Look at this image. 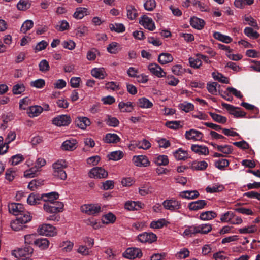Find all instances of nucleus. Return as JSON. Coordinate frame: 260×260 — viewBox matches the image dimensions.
Instances as JSON below:
<instances>
[{"label":"nucleus","instance_id":"obj_36","mask_svg":"<svg viewBox=\"0 0 260 260\" xmlns=\"http://www.w3.org/2000/svg\"><path fill=\"white\" fill-rule=\"evenodd\" d=\"M34 244L41 249H45L48 247L49 242L46 238H38L36 239Z\"/></svg>","mask_w":260,"mask_h":260},{"label":"nucleus","instance_id":"obj_20","mask_svg":"<svg viewBox=\"0 0 260 260\" xmlns=\"http://www.w3.org/2000/svg\"><path fill=\"white\" fill-rule=\"evenodd\" d=\"M59 198V194L56 192H51L41 195V200L45 203H55V200Z\"/></svg>","mask_w":260,"mask_h":260},{"label":"nucleus","instance_id":"obj_52","mask_svg":"<svg viewBox=\"0 0 260 260\" xmlns=\"http://www.w3.org/2000/svg\"><path fill=\"white\" fill-rule=\"evenodd\" d=\"M116 220L115 216L112 213H109L103 216L102 218V222L105 224H109L114 222Z\"/></svg>","mask_w":260,"mask_h":260},{"label":"nucleus","instance_id":"obj_15","mask_svg":"<svg viewBox=\"0 0 260 260\" xmlns=\"http://www.w3.org/2000/svg\"><path fill=\"white\" fill-rule=\"evenodd\" d=\"M148 69L152 74L157 77H163L166 75V73L156 63H151L149 64L148 67Z\"/></svg>","mask_w":260,"mask_h":260},{"label":"nucleus","instance_id":"obj_49","mask_svg":"<svg viewBox=\"0 0 260 260\" xmlns=\"http://www.w3.org/2000/svg\"><path fill=\"white\" fill-rule=\"evenodd\" d=\"M109 28L111 31L118 33L123 32L125 30L124 26L121 23L110 24Z\"/></svg>","mask_w":260,"mask_h":260},{"label":"nucleus","instance_id":"obj_35","mask_svg":"<svg viewBox=\"0 0 260 260\" xmlns=\"http://www.w3.org/2000/svg\"><path fill=\"white\" fill-rule=\"evenodd\" d=\"M168 222L165 220V219H160L158 220L153 221L151 222L150 226L151 228L154 229H158L163 228L164 226H166Z\"/></svg>","mask_w":260,"mask_h":260},{"label":"nucleus","instance_id":"obj_10","mask_svg":"<svg viewBox=\"0 0 260 260\" xmlns=\"http://www.w3.org/2000/svg\"><path fill=\"white\" fill-rule=\"evenodd\" d=\"M108 176V173L101 167H94L90 170L89 176L94 178H105Z\"/></svg>","mask_w":260,"mask_h":260},{"label":"nucleus","instance_id":"obj_5","mask_svg":"<svg viewBox=\"0 0 260 260\" xmlns=\"http://www.w3.org/2000/svg\"><path fill=\"white\" fill-rule=\"evenodd\" d=\"M33 252V248L30 246H26L24 248L12 251V254L17 258L29 257Z\"/></svg>","mask_w":260,"mask_h":260},{"label":"nucleus","instance_id":"obj_23","mask_svg":"<svg viewBox=\"0 0 260 260\" xmlns=\"http://www.w3.org/2000/svg\"><path fill=\"white\" fill-rule=\"evenodd\" d=\"M192 151L199 155H206L209 154V149L207 147L204 145L193 144L191 146Z\"/></svg>","mask_w":260,"mask_h":260},{"label":"nucleus","instance_id":"obj_53","mask_svg":"<svg viewBox=\"0 0 260 260\" xmlns=\"http://www.w3.org/2000/svg\"><path fill=\"white\" fill-rule=\"evenodd\" d=\"M31 4L28 0H21L17 4V8L19 10L25 11L29 9Z\"/></svg>","mask_w":260,"mask_h":260},{"label":"nucleus","instance_id":"obj_56","mask_svg":"<svg viewBox=\"0 0 260 260\" xmlns=\"http://www.w3.org/2000/svg\"><path fill=\"white\" fill-rule=\"evenodd\" d=\"M24 159L23 156L21 154H18L12 156L10 160L12 165H17Z\"/></svg>","mask_w":260,"mask_h":260},{"label":"nucleus","instance_id":"obj_12","mask_svg":"<svg viewBox=\"0 0 260 260\" xmlns=\"http://www.w3.org/2000/svg\"><path fill=\"white\" fill-rule=\"evenodd\" d=\"M185 136L187 140H192L193 141H200L203 138V134L202 132L194 129H190L185 132Z\"/></svg>","mask_w":260,"mask_h":260},{"label":"nucleus","instance_id":"obj_64","mask_svg":"<svg viewBox=\"0 0 260 260\" xmlns=\"http://www.w3.org/2000/svg\"><path fill=\"white\" fill-rule=\"evenodd\" d=\"M106 122L107 125L112 127H116L119 123L118 120L116 117H112L109 115L107 116Z\"/></svg>","mask_w":260,"mask_h":260},{"label":"nucleus","instance_id":"obj_25","mask_svg":"<svg viewBox=\"0 0 260 260\" xmlns=\"http://www.w3.org/2000/svg\"><path fill=\"white\" fill-rule=\"evenodd\" d=\"M199 196V193L197 190H186L181 191L179 193L181 198L188 200L193 199Z\"/></svg>","mask_w":260,"mask_h":260},{"label":"nucleus","instance_id":"obj_59","mask_svg":"<svg viewBox=\"0 0 260 260\" xmlns=\"http://www.w3.org/2000/svg\"><path fill=\"white\" fill-rule=\"evenodd\" d=\"M123 152L120 151H115L112 152L108 155L110 159L113 160L114 161H117L123 157Z\"/></svg>","mask_w":260,"mask_h":260},{"label":"nucleus","instance_id":"obj_32","mask_svg":"<svg viewBox=\"0 0 260 260\" xmlns=\"http://www.w3.org/2000/svg\"><path fill=\"white\" fill-rule=\"evenodd\" d=\"M137 104L139 107L144 109L151 108L153 105L150 101L144 97L140 98L138 100Z\"/></svg>","mask_w":260,"mask_h":260},{"label":"nucleus","instance_id":"obj_27","mask_svg":"<svg viewBox=\"0 0 260 260\" xmlns=\"http://www.w3.org/2000/svg\"><path fill=\"white\" fill-rule=\"evenodd\" d=\"M107 143H117L121 140L120 137L116 134L108 133L103 139Z\"/></svg>","mask_w":260,"mask_h":260},{"label":"nucleus","instance_id":"obj_24","mask_svg":"<svg viewBox=\"0 0 260 260\" xmlns=\"http://www.w3.org/2000/svg\"><path fill=\"white\" fill-rule=\"evenodd\" d=\"M43 112V109L40 106L35 105L29 107L27 113L30 117H35L39 116Z\"/></svg>","mask_w":260,"mask_h":260},{"label":"nucleus","instance_id":"obj_63","mask_svg":"<svg viewBox=\"0 0 260 260\" xmlns=\"http://www.w3.org/2000/svg\"><path fill=\"white\" fill-rule=\"evenodd\" d=\"M229 165V161L226 159H221L216 160L215 162V166L216 168L220 170H223L224 168Z\"/></svg>","mask_w":260,"mask_h":260},{"label":"nucleus","instance_id":"obj_54","mask_svg":"<svg viewBox=\"0 0 260 260\" xmlns=\"http://www.w3.org/2000/svg\"><path fill=\"white\" fill-rule=\"evenodd\" d=\"M135 145L139 149L147 150L151 147V143L146 139H143L136 142Z\"/></svg>","mask_w":260,"mask_h":260},{"label":"nucleus","instance_id":"obj_47","mask_svg":"<svg viewBox=\"0 0 260 260\" xmlns=\"http://www.w3.org/2000/svg\"><path fill=\"white\" fill-rule=\"evenodd\" d=\"M40 200H41V196L31 193L27 198V201L28 204L34 205L39 203Z\"/></svg>","mask_w":260,"mask_h":260},{"label":"nucleus","instance_id":"obj_38","mask_svg":"<svg viewBox=\"0 0 260 260\" xmlns=\"http://www.w3.org/2000/svg\"><path fill=\"white\" fill-rule=\"evenodd\" d=\"M127 16L131 20H134L138 15V12L134 6L128 5L126 7Z\"/></svg>","mask_w":260,"mask_h":260},{"label":"nucleus","instance_id":"obj_19","mask_svg":"<svg viewBox=\"0 0 260 260\" xmlns=\"http://www.w3.org/2000/svg\"><path fill=\"white\" fill-rule=\"evenodd\" d=\"M76 125L81 129H85L87 126L90 125V121L86 117H78L75 120Z\"/></svg>","mask_w":260,"mask_h":260},{"label":"nucleus","instance_id":"obj_4","mask_svg":"<svg viewBox=\"0 0 260 260\" xmlns=\"http://www.w3.org/2000/svg\"><path fill=\"white\" fill-rule=\"evenodd\" d=\"M83 213L88 215H96L102 211L100 205L98 204H85L81 207Z\"/></svg>","mask_w":260,"mask_h":260},{"label":"nucleus","instance_id":"obj_16","mask_svg":"<svg viewBox=\"0 0 260 260\" xmlns=\"http://www.w3.org/2000/svg\"><path fill=\"white\" fill-rule=\"evenodd\" d=\"M9 211L10 213L18 216L24 210L23 206L20 203H12L8 206Z\"/></svg>","mask_w":260,"mask_h":260},{"label":"nucleus","instance_id":"obj_26","mask_svg":"<svg viewBox=\"0 0 260 260\" xmlns=\"http://www.w3.org/2000/svg\"><path fill=\"white\" fill-rule=\"evenodd\" d=\"M88 10L86 8L78 7L75 10V12L73 14V17L76 19H81L85 16L89 15Z\"/></svg>","mask_w":260,"mask_h":260},{"label":"nucleus","instance_id":"obj_50","mask_svg":"<svg viewBox=\"0 0 260 260\" xmlns=\"http://www.w3.org/2000/svg\"><path fill=\"white\" fill-rule=\"evenodd\" d=\"M219 87L220 85L215 82L208 83L207 85V88L209 92L214 95L217 94V87Z\"/></svg>","mask_w":260,"mask_h":260},{"label":"nucleus","instance_id":"obj_51","mask_svg":"<svg viewBox=\"0 0 260 260\" xmlns=\"http://www.w3.org/2000/svg\"><path fill=\"white\" fill-rule=\"evenodd\" d=\"M209 114L212 118L218 123L223 124L226 122L227 119L224 116L212 112H210Z\"/></svg>","mask_w":260,"mask_h":260},{"label":"nucleus","instance_id":"obj_57","mask_svg":"<svg viewBox=\"0 0 260 260\" xmlns=\"http://www.w3.org/2000/svg\"><path fill=\"white\" fill-rule=\"evenodd\" d=\"M179 107L181 110L185 112H189L194 109V105L187 102H184L179 105Z\"/></svg>","mask_w":260,"mask_h":260},{"label":"nucleus","instance_id":"obj_9","mask_svg":"<svg viewBox=\"0 0 260 260\" xmlns=\"http://www.w3.org/2000/svg\"><path fill=\"white\" fill-rule=\"evenodd\" d=\"M123 256L126 258L133 259L137 257H141L142 256V253L139 248H128L123 253Z\"/></svg>","mask_w":260,"mask_h":260},{"label":"nucleus","instance_id":"obj_37","mask_svg":"<svg viewBox=\"0 0 260 260\" xmlns=\"http://www.w3.org/2000/svg\"><path fill=\"white\" fill-rule=\"evenodd\" d=\"M213 37L215 39L225 43H230L232 41V39L230 37L224 35L219 32H215L213 34Z\"/></svg>","mask_w":260,"mask_h":260},{"label":"nucleus","instance_id":"obj_28","mask_svg":"<svg viewBox=\"0 0 260 260\" xmlns=\"http://www.w3.org/2000/svg\"><path fill=\"white\" fill-rule=\"evenodd\" d=\"M118 108L122 112H131L134 109V105L131 102H120L118 104Z\"/></svg>","mask_w":260,"mask_h":260},{"label":"nucleus","instance_id":"obj_60","mask_svg":"<svg viewBox=\"0 0 260 260\" xmlns=\"http://www.w3.org/2000/svg\"><path fill=\"white\" fill-rule=\"evenodd\" d=\"M43 183L42 180H32L28 185V187L31 190H35Z\"/></svg>","mask_w":260,"mask_h":260},{"label":"nucleus","instance_id":"obj_46","mask_svg":"<svg viewBox=\"0 0 260 260\" xmlns=\"http://www.w3.org/2000/svg\"><path fill=\"white\" fill-rule=\"evenodd\" d=\"M212 77L215 80L222 83L228 84L229 83V79L224 76L222 74L218 72H213Z\"/></svg>","mask_w":260,"mask_h":260},{"label":"nucleus","instance_id":"obj_48","mask_svg":"<svg viewBox=\"0 0 260 260\" xmlns=\"http://www.w3.org/2000/svg\"><path fill=\"white\" fill-rule=\"evenodd\" d=\"M217 150L224 154H231L233 152V147L229 145H220L217 146Z\"/></svg>","mask_w":260,"mask_h":260},{"label":"nucleus","instance_id":"obj_58","mask_svg":"<svg viewBox=\"0 0 260 260\" xmlns=\"http://www.w3.org/2000/svg\"><path fill=\"white\" fill-rule=\"evenodd\" d=\"M33 26V21L31 20H27L22 24L20 30L23 33H26L28 30H30Z\"/></svg>","mask_w":260,"mask_h":260},{"label":"nucleus","instance_id":"obj_42","mask_svg":"<svg viewBox=\"0 0 260 260\" xmlns=\"http://www.w3.org/2000/svg\"><path fill=\"white\" fill-rule=\"evenodd\" d=\"M198 233L206 234L212 230V225L210 224H202L197 225Z\"/></svg>","mask_w":260,"mask_h":260},{"label":"nucleus","instance_id":"obj_7","mask_svg":"<svg viewBox=\"0 0 260 260\" xmlns=\"http://www.w3.org/2000/svg\"><path fill=\"white\" fill-rule=\"evenodd\" d=\"M222 106L225 108L231 114L233 115L236 117H244L246 115V113L240 110L238 107H235L230 104L223 103Z\"/></svg>","mask_w":260,"mask_h":260},{"label":"nucleus","instance_id":"obj_30","mask_svg":"<svg viewBox=\"0 0 260 260\" xmlns=\"http://www.w3.org/2000/svg\"><path fill=\"white\" fill-rule=\"evenodd\" d=\"M153 161L158 166H166L169 163V159L167 155H159L153 158Z\"/></svg>","mask_w":260,"mask_h":260},{"label":"nucleus","instance_id":"obj_14","mask_svg":"<svg viewBox=\"0 0 260 260\" xmlns=\"http://www.w3.org/2000/svg\"><path fill=\"white\" fill-rule=\"evenodd\" d=\"M139 23L145 28L151 31L155 28V24L152 19L145 15L141 17L139 19Z\"/></svg>","mask_w":260,"mask_h":260},{"label":"nucleus","instance_id":"obj_31","mask_svg":"<svg viewBox=\"0 0 260 260\" xmlns=\"http://www.w3.org/2000/svg\"><path fill=\"white\" fill-rule=\"evenodd\" d=\"M190 25L193 28L200 30L204 27L205 22L203 19L194 17L190 19Z\"/></svg>","mask_w":260,"mask_h":260},{"label":"nucleus","instance_id":"obj_17","mask_svg":"<svg viewBox=\"0 0 260 260\" xmlns=\"http://www.w3.org/2000/svg\"><path fill=\"white\" fill-rule=\"evenodd\" d=\"M144 204L141 202L128 201L125 203L124 208L129 211L138 210L143 208Z\"/></svg>","mask_w":260,"mask_h":260},{"label":"nucleus","instance_id":"obj_40","mask_svg":"<svg viewBox=\"0 0 260 260\" xmlns=\"http://www.w3.org/2000/svg\"><path fill=\"white\" fill-rule=\"evenodd\" d=\"M207 166L208 164L205 161H194L191 165V169L194 170H204Z\"/></svg>","mask_w":260,"mask_h":260},{"label":"nucleus","instance_id":"obj_62","mask_svg":"<svg viewBox=\"0 0 260 260\" xmlns=\"http://www.w3.org/2000/svg\"><path fill=\"white\" fill-rule=\"evenodd\" d=\"M25 90V87L23 84H17L13 87V93L14 94H20Z\"/></svg>","mask_w":260,"mask_h":260},{"label":"nucleus","instance_id":"obj_43","mask_svg":"<svg viewBox=\"0 0 260 260\" xmlns=\"http://www.w3.org/2000/svg\"><path fill=\"white\" fill-rule=\"evenodd\" d=\"M244 32L246 36L252 39H257L259 37V34L251 27H246L244 30Z\"/></svg>","mask_w":260,"mask_h":260},{"label":"nucleus","instance_id":"obj_3","mask_svg":"<svg viewBox=\"0 0 260 260\" xmlns=\"http://www.w3.org/2000/svg\"><path fill=\"white\" fill-rule=\"evenodd\" d=\"M162 205L166 210L171 211H176L181 208V202L174 198L167 199L162 202Z\"/></svg>","mask_w":260,"mask_h":260},{"label":"nucleus","instance_id":"obj_22","mask_svg":"<svg viewBox=\"0 0 260 260\" xmlns=\"http://www.w3.org/2000/svg\"><path fill=\"white\" fill-rule=\"evenodd\" d=\"M91 74L96 78L103 79L107 76L104 68H94L91 70Z\"/></svg>","mask_w":260,"mask_h":260},{"label":"nucleus","instance_id":"obj_44","mask_svg":"<svg viewBox=\"0 0 260 260\" xmlns=\"http://www.w3.org/2000/svg\"><path fill=\"white\" fill-rule=\"evenodd\" d=\"M174 155L177 160H185L188 157V153L180 148L174 153Z\"/></svg>","mask_w":260,"mask_h":260},{"label":"nucleus","instance_id":"obj_29","mask_svg":"<svg viewBox=\"0 0 260 260\" xmlns=\"http://www.w3.org/2000/svg\"><path fill=\"white\" fill-rule=\"evenodd\" d=\"M173 60L172 55L169 53H162L158 57V60L161 64H166L172 62Z\"/></svg>","mask_w":260,"mask_h":260},{"label":"nucleus","instance_id":"obj_2","mask_svg":"<svg viewBox=\"0 0 260 260\" xmlns=\"http://www.w3.org/2000/svg\"><path fill=\"white\" fill-rule=\"evenodd\" d=\"M64 205L61 202L45 203L43 205L44 210L48 213H57L63 211Z\"/></svg>","mask_w":260,"mask_h":260},{"label":"nucleus","instance_id":"obj_33","mask_svg":"<svg viewBox=\"0 0 260 260\" xmlns=\"http://www.w3.org/2000/svg\"><path fill=\"white\" fill-rule=\"evenodd\" d=\"M186 228L182 234V236L185 237H192L193 235L198 233L197 225L185 226Z\"/></svg>","mask_w":260,"mask_h":260},{"label":"nucleus","instance_id":"obj_41","mask_svg":"<svg viewBox=\"0 0 260 260\" xmlns=\"http://www.w3.org/2000/svg\"><path fill=\"white\" fill-rule=\"evenodd\" d=\"M88 31L87 26L81 25L78 26L75 29V32L77 37H82L85 36Z\"/></svg>","mask_w":260,"mask_h":260},{"label":"nucleus","instance_id":"obj_39","mask_svg":"<svg viewBox=\"0 0 260 260\" xmlns=\"http://www.w3.org/2000/svg\"><path fill=\"white\" fill-rule=\"evenodd\" d=\"M17 218L24 224L30 221L31 220L32 216L29 212L23 211V212L18 215Z\"/></svg>","mask_w":260,"mask_h":260},{"label":"nucleus","instance_id":"obj_11","mask_svg":"<svg viewBox=\"0 0 260 260\" xmlns=\"http://www.w3.org/2000/svg\"><path fill=\"white\" fill-rule=\"evenodd\" d=\"M71 121L70 116L67 115H58L52 120L53 124L58 126H67L70 123Z\"/></svg>","mask_w":260,"mask_h":260},{"label":"nucleus","instance_id":"obj_34","mask_svg":"<svg viewBox=\"0 0 260 260\" xmlns=\"http://www.w3.org/2000/svg\"><path fill=\"white\" fill-rule=\"evenodd\" d=\"M223 189L224 186L222 185L215 183L207 186L206 188V191L208 193H214L221 191Z\"/></svg>","mask_w":260,"mask_h":260},{"label":"nucleus","instance_id":"obj_18","mask_svg":"<svg viewBox=\"0 0 260 260\" xmlns=\"http://www.w3.org/2000/svg\"><path fill=\"white\" fill-rule=\"evenodd\" d=\"M77 141L75 139H69L64 141L61 148L65 151H73L77 147Z\"/></svg>","mask_w":260,"mask_h":260},{"label":"nucleus","instance_id":"obj_21","mask_svg":"<svg viewBox=\"0 0 260 260\" xmlns=\"http://www.w3.org/2000/svg\"><path fill=\"white\" fill-rule=\"evenodd\" d=\"M206 204L205 200H200L190 203L188 204V208L190 210L197 211L203 209Z\"/></svg>","mask_w":260,"mask_h":260},{"label":"nucleus","instance_id":"obj_8","mask_svg":"<svg viewBox=\"0 0 260 260\" xmlns=\"http://www.w3.org/2000/svg\"><path fill=\"white\" fill-rule=\"evenodd\" d=\"M134 165L139 167H147L150 165V161L146 155H135L133 157Z\"/></svg>","mask_w":260,"mask_h":260},{"label":"nucleus","instance_id":"obj_1","mask_svg":"<svg viewBox=\"0 0 260 260\" xmlns=\"http://www.w3.org/2000/svg\"><path fill=\"white\" fill-rule=\"evenodd\" d=\"M52 167L54 176L61 180H65L67 178V174L64 169L67 167V164L64 160H57L53 164Z\"/></svg>","mask_w":260,"mask_h":260},{"label":"nucleus","instance_id":"obj_6","mask_svg":"<svg viewBox=\"0 0 260 260\" xmlns=\"http://www.w3.org/2000/svg\"><path fill=\"white\" fill-rule=\"evenodd\" d=\"M38 231L41 235L50 237H53L57 233L55 228L50 224L42 225L39 228Z\"/></svg>","mask_w":260,"mask_h":260},{"label":"nucleus","instance_id":"obj_13","mask_svg":"<svg viewBox=\"0 0 260 260\" xmlns=\"http://www.w3.org/2000/svg\"><path fill=\"white\" fill-rule=\"evenodd\" d=\"M138 240L142 243H152L157 239L155 234L153 233L144 232L138 236Z\"/></svg>","mask_w":260,"mask_h":260},{"label":"nucleus","instance_id":"obj_61","mask_svg":"<svg viewBox=\"0 0 260 260\" xmlns=\"http://www.w3.org/2000/svg\"><path fill=\"white\" fill-rule=\"evenodd\" d=\"M30 85L31 87H34L36 88H42L45 85V81L43 79H38L35 81H31L30 83Z\"/></svg>","mask_w":260,"mask_h":260},{"label":"nucleus","instance_id":"obj_45","mask_svg":"<svg viewBox=\"0 0 260 260\" xmlns=\"http://www.w3.org/2000/svg\"><path fill=\"white\" fill-rule=\"evenodd\" d=\"M216 216V213L212 211L202 212L200 216V218L203 220H209L215 218Z\"/></svg>","mask_w":260,"mask_h":260},{"label":"nucleus","instance_id":"obj_55","mask_svg":"<svg viewBox=\"0 0 260 260\" xmlns=\"http://www.w3.org/2000/svg\"><path fill=\"white\" fill-rule=\"evenodd\" d=\"M69 23L66 20H61L55 26V28L60 31H63L69 29Z\"/></svg>","mask_w":260,"mask_h":260}]
</instances>
